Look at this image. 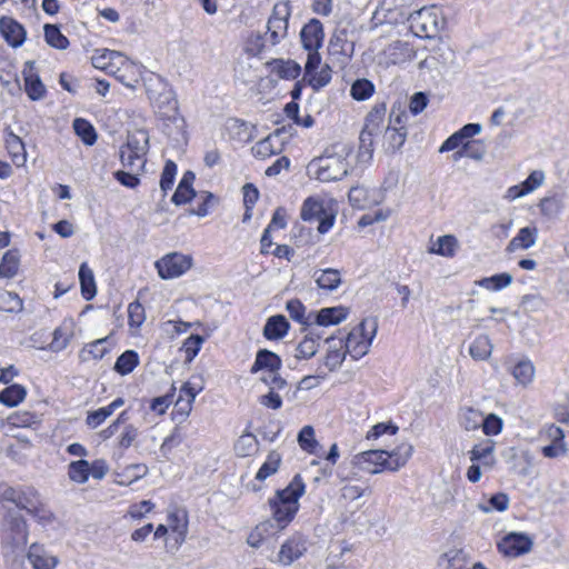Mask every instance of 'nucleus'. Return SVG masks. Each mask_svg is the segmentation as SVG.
Returning a JSON list of instances; mask_svg holds the SVG:
<instances>
[{
  "label": "nucleus",
  "mask_w": 569,
  "mask_h": 569,
  "mask_svg": "<svg viewBox=\"0 0 569 569\" xmlns=\"http://www.w3.org/2000/svg\"><path fill=\"white\" fill-rule=\"evenodd\" d=\"M128 318H129L130 327L139 328L146 319L143 306L138 301H133V302L129 303Z\"/></svg>",
  "instance_id": "64"
},
{
  "label": "nucleus",
  "mask_w": 569,
  "mask_h": 569,
  "mask_svg": "<svg viewBox=\"0 0 569 569\" xmlns=\"http://www.w3.org/2000/svg\"><path fill=\"white\" fill-rule=\"evenodd\" d=\"M408 21L411 31L420 38H435L445 27L442 12L436 6L412 12Z\"/></svg>",
  "instance_id": "5"
},
{
  "label": "nucleus",
  "mask_w": 569,
  "mask_h": 569,
  "mask_svg": "<svg viewBox=\"0 0 569 569\" xmlns=\"http://www.w3.org/2000/svg\"><path fill=\"white\" fill-rule=\"evenodd\" d=\"M300 217L305 221H318V231L326 233L335 222V214L323 207V202L312 197L307 198L301 207Z\"/></svg>",
  "instance_id": "7"
},
{
  "label": "nucleus",
  "mask_w": 569,
  "mask_h": 569,
  "mask_svg": "<svg viewBox=\"0 0 569 569\" xmlns=\"http://www.w3.org/2000/svg\"><path fill=\"white\" fill-rule=\"evenodd\" d=\"M406 137H407V130L405 127L388 128L386 130V139L388 140L389 147L392 150L400 149L406 141Z\"/></svg>",
  "instance_id": "62"
},
{
  "label": "nucleus",
  "mask_w": 569,
  "mask_h": 569,
  "mask_svg": "<svg viewBox=\"0 0 569 569\" xmlns=\"http://www.w3.org/2000/svg\"><path fill=\"white\" fill-rule=\"evenodd\" d=\"M537 238H538L537 227L528 226V227L521 228L518 231L517 236L510 240V242L508 243V246L506 248V251L515 252L519 249L527 250L536 243Z\"/></svg>",
  "instance_id": "22"
},
{
  "label": "nucleus",
  "mask_w": 569,
  "mask_h": 569,
  "mask_svg": "<svg viewBox=\"0 0 569 569\" xmlns=\"http://www.w3.org/2000/svg\"><path fill=\"white\" fill-rule=\"evenodd\" d=\"M298 442L301 449H303L307 452L312 453L315 451V448L317 447V441L315 439V430L311 426H305L299 435H298Z\"/></svg>",
  "instance_id": "61"
},
{
  "label": "nucleus",
  "mask_w": 569,
  "mask_h": 569,
  "mask_svg": "<svg viewBox=\"0 0 569 569\" xmlns=\"http://www.w3.org/2000/svg\"><path fill=\"white\" fill-rule=\"evenodd\" d=\"M202 390V386L192 381H187L180 389V396L176 401V407L184 415H189L197 395Z\"/></svg>",
  "instance_id": "27"
},
{
  "label": "nucleus",
  "mask_w": 569,
  "mask_h": 569,
  "mask_svg": "<svg viewBox=\"0 0 569 569\" xmlns=\"http://www.w3.org/2000/svg\"><path fill=\"white\" fill-rule=\"evenodd\" d=\"M122 147L130 152L140 156H147L149 151V134L146 130L138 129L128 133L127 142Z\"/></svg>",
  "instance_id": "30"
},
{
  "label": "nucleus",
  "mask_w": 569,
  "mask_h": 569,
  "mask_svg": "<svg viewBox=\"0 0 569 569\" xmlns=\"http://www.w3.org/2000/svg\"><path fill=\"white\" fill-rule=\"evenodd\" d=\"M44 29V38L47 43L50 47H53L56 49H67L69 46V40L66 36H63L56 24H46L43 27Z\"/></svg>",
  "instance_id": "51"
},
{
  "label": "nucleus",
  "mask_w": 569,
  "mask_h": 569,
  "mask_svg": "<svg viewBox=\"0 0 569 569\" xmlns=\"http://www.w3.org/2000/svg\"><path fill=\"white\" fill-rule=\"evenodd\" d=\"M495 445L491 441L473 446L469 451V458L472 462L481 461L486 467H492L496 462L493 457Z\"/></svg>",
  "instance_id": "37"
},
{
  "label": "nucleus",
  "mask_w": 569,
  "mask_h": 569,
  "mask_svg": "<svg viewBox=\"0 0 569 569\" xmlns=\"http://www.w3.org/2000/svg\"><path fill=\"white\" fill-rule=\"evenodd\" d=\"M511 375L522 386H528L535 377V367L528 359L520 360L513 366Z\"/></svg>",
  "instance_id": "44"
},
{
  "label": "nucleus",
  "mask_w": 569,
  "mask_h": 569,
  "mask_svg": "<svg viewBox=\"0 0 569 569\" xmlns=\"http://www.w3.org/2000/svg\"><path fill=\"white\" fill-rule=\"evenodd\" d=\"M6 147L10 153L12 161L20 166L26 161V150L22 140L13 132H9L6 137Z\"/></svg>",
  "instance_id": "41"
},
{
  "label": "nucleus",
  "mask_w": 569,
  "mask_h": 569,
  "mask_svg": "<svg viewBox=\"0 0 569 569\" xmlns=\"http://www.w3.org/2000/svg\"><path fill=\"white\" fill-rule=\"evenodd\" d=\"M27 558L33 569H54L59 563V559L39 543L29 547Z\"/></svg>",
  "instance_id": "16"
},
{
  "label": "nucleus",
  "mask_w": 569,
  "mask_h": 569,
  "mask_svg": "<svg viewBox=\"0 0 569 569\" xmlns=\"http://www.w3.org/2000/svg\"><path fill=\"white\" fill-rule=\"evenodd\" d=\"M532 545L533 541L528 535L510 532L498 542V549L502 555L516 558L528 553L531 550Z\"/></svg>",
  "instance_id": "11"
},
{
  "label": "nucleus",
  "mask_w": 569,
  "mask_h": 569,
  "mask_svg": "<svg viewBox=\"0 0 569 569\" xmlns=\"http://www.w3.org/2000/svg\"><path fill=\"white\" fill-rule=\"evenodd\" d=\"M290 16L289 1L276 3L267 22V31L263 34L252 32L246 40L244 51L257 57L280 43L288 34Z\"/></svg>",
  "instance_id": "1"
},
{
  "label": "nucleus",
  "mask_w": 569,
  "mask_h": 569,
  "mask_svg": "<svg viewBox=\"0 0 569 569\" xmlns=\"http://www.w3.org/2000/svg\"><path fill=\"white\" fill-rule=\"evenodd\" d=\"M326 342L329 345L328 352L325 357L323 365L329 371L337 370L343 362L347 351L343 348V337H328Z\"/></svg>",
  "instance_id": "18"
},
{
  "label": "nucleus",
  "mask_w": 569,
  "mask_h": 569,
  "mask_svg": "<svg viewBox=\"0 0 569 569\" xmlns=\"http://www.w3.org/2000/svg\"><path fill=\"white\" fill-rule=\"evenodd\" d=\"M1 550L6 557L23 550L28 542L26 520L16 511L9 510L0 526Z\"/></svg>",
  "instance_id": "3"
},
{
  "label": "nucleus",
  "mask_w": 569,
  "mask_h": 569,
  "mask_svg": "<svg viewBox=\"0 0 569 569\" xmlns=\"http://www.w3.org/2000/svg\"><path fill=\"white\" fill-rule=\"evenodd\" d=\"M290 323L282 315L271 316L263 327V336L268 340L282 339L289 331Z\"/></svg>",
  "instance_id": "26"
},
{
  "label": "nucleus",
  "mask_w": 569,
  "mask_h": 569,
  "mask_svg": "<svg viewBox=\"0 0 569 569\" xmlns=\"http://www.w3.org/2000/svg\"><path fill=\"white\" fill-rule=\"evenodd\" d=\"M24 79V91L32 101L46 97L47 90L39 76L34 72L33 62L27 61L22 70Z\"/></svg>",
  "instance_id": "14"
},
{
  "label": "nucleus",
  "mask_w": 569,
  "mask_h": 569,
  "mask_svg": "<svg viewBox=\"0 0 569 569\" xmlns=\"http://www.w3.org/2000/svg\"><path fill=\"white\" fill-rule=\"evenodd\" d=\"M27 391L21 385L14 383L0 392V402L7 407H16L26 398Z\"/></svg>",
  "instance_id": "42"
},
{
  "label": "nucleus",
  "mask_w": 569,
  "mask_h": 569,
  "mask_svg": "<svg viewBox=\"0 0 569 569\" xmlns=\"http://www.w3.org/2000/svg\"><path fill=\"white\" fill-rule=\"evenodd\" d=\"M313 279L320 289L333 291L341 284L340 271L328 268L313 272Z\"/></svg>",
  "instance_id": "31"
},
{
  "label": "nucleus",
  "mask_w": 569,
  "mask_h": 569,
  "mask_svg": "<svg viewBox=\"0 0 569 569\" xmlns=\"http://www.w3.org/2000/svg\"><path fill=\"white\" fill-rule=\"evenodd\" d=\"M282 366L281 358L267 349H261L257 352L256 360L250 369L251 373H256L259 370L268 369L271 373H276Z\"/></svg>",
  "instance_id": "23"
},
{
  "label": "nucleus",
  "mask_w": 569,
  "mask_h": 569,
  "mask_svg": "<svg viewBox=\"0 0 569 569\" xmlns=\"http://www.w3.org/2000/svg\"><path fill=\"white\" fill-rule=\"evenodd\" d=\"M23 308L21 298L11 291H0V310L6 312H20Z\"/></svg>",
  "instance_id": "55"
},
{
  "label": "nucleus",
  "mask_w": 569,
  "mask_h": 569,
  "mask_svg": "<svg viewBox=\"0 0 569 569\" xmlns=\"http://www.w3.org/2000/svg\"><path fill=\"white\" fill-rule=\"evenodd\" d=\"M79 280L81 286L82 297L89 301L94 298L97 293L93 271L86 262L81 263L79 268Z\"/></svg>",
  "instance_id": "36"
},
{
  "label": "nucleus",
  "mask_w": 569,
  "mask_h": 569,
  "mask_svg": "<svg viewBox=\"0 0 569 569\" xmlns=\"http://www.w3.org/2000/svg\"><path fill=\"white\" fill-rule=\"evenodd\" d=\"M139 363L138 353L133 350H127L120 355L114 363V370L124 376L134 370Z\"/></svg>",
  "instance_id": "46"
},
{
  "label": "nucleus",
  "mask_w": 569,
  "mask_h": 569,
  "mask_svg": "<svg viewBox=\"0 0 569 569\" xmlns=\"http://www.w3.org/2000/svg\"><path fill=\"white\" fill-rule=\"evenodd\" d=\"M378 117V113H370L367 117L366 124L359 136V150L360 154L368 157L372 156L373 151V137L380 132L379 124L375 122L373 118Z\"/></svg>",
  "instance_id": "21"
},
{
  "label": "nucleus",
  "mask_w": 569,
  "mask_h": 569,
  "mask_svg": "<svg viewBox=\"0 0 569 569\" xmlns=\"http://www.w3.org/2000/svg\"><path fill=\"white\" fill-rule=\"evenodd\" d=\"M411 455L412 446L408 443H402L391 452L387 451V458L389 460V462L387 463V469L391 471L398 470L399 468L406 465Z\"/></svg>",
  "instance_id": "38"
},
{
  "label": "nucleus",
  "mask_w": 569,
  "mask_h": 569,
  "mask_svg": "<svg viewBox=\"0 0 569 569\" xmlns=\"http://www.w3.org/2000/svg\"><path fill=\"white\" fill-rule=\"evenodd\" d=\"M493 346L491 340L486 335L478 336L469 347V355L472 359L482 361L487 360L492 352Z\"/></svg>",
  "instance_id": "39"
},
{
  "label": "nucleus",
  "mask_w": 569,
  "mask_h": 569,
  "mask_svg": "<svg viewBox=\"0 0 569 569\" xmlns=\"http://www.w3.org/2000/svg\"><path fill=\"white\" fill-rule=\"evenodd\" d=\"M19 269V252L18 250L7 251L0 262V277L12 278L17 274Z\"/></svg>",
  "instance_id": "48"
},
{
  "label": "nucleus",
  "mask_w": 569,
  "mask_h": 569,
  "mask_svg": "<svg viewBox=\"0 0 569 569\" xmlns=\"http://www.w3.org/2000/svg\"><path fill=\"white\" fill-rule=\"evenodd\" d=\"M512 282V276L508 272L497 273L491 277L482 278L477 284L490 291H498L507 288Z\"/></svg>",
  "instance_id": "43"
},
{
  "label": "nucleus",
  "mask_w": 569,
  "mask_h": 569,
  "mask_svg": "<svg viewBox=\"0 0 569 569\" xmlns=\"http://www.w3.org/2000/svg\"><path fill=\"white\" fill-rule=\"evenodd\" d=\"M196 176L192 171H186L181 178L176 192L173 193L171 201L177 204H186L196 197V191L192 188V183Z\"/></svg>",
  "instance_id": "25"
},
{
  "label": "nucleus",
  "mask_w": 569,
  "mask_h": 569,
  "mask_svg": "<svg viewBox=\"0 0 569 569\" xmlns=\"http://www.w3.org/2000/svg\"><path fill=\"white\" fill-rule=\"evenodd\" d=\"M308 83L315 89L319 90L326 87L331 80V69L328 64L322 67L319 71H315L306 77Z\"/></svg>",
  "instance_id": "58"
},
{
  "label": "nucleus",
  "mask_w": 569,
  "mask_h": 569,
  "mask_svg": "<svg viewBox=\"0 0 569 569\" xmlns=\"http://www.w3.org/2000/svg\"><path fill=\"white\" fill-rule=\"evenodd\" d=\"M0 33L13 48L20 47L26 39L23 27L10 17L0 18Z\"/></svg>",
  "instance_id": "17"
},
{
  "label": "nucleus",
  "mask_w": 569,
  "mask_h": 569,
  "mask_svg": "<svg viewBox=\"0 0 569 569\" xmlns=\"http://www.w3.org/2000/svg\"><path fill=\"white\" fill-rule=\"evenodd\" d=\"M272 71L282 79H297L301 73V67L292 60H276Z\"/></svg>",
  "instance_id": "47"
},
{
  "label": "nucleus",
  "mask_w": 569,
  "mask_h": 569,
  "mask_svg": "<svg viewBox=\"0 0 569 569\" xmlns=\"http://www.w3.org/2000/svg\"><path fill=\"white\" fill-rule=\"evenodd\" d=\"M482 422V412L472 407L462 408L459 412V423L468 431L477 430Z\"/></svg>",
  "instance_id": "40"
},
{
  "label": "nucleus",
  "mask_w": 569,
  "mask_h": 569,
  "mask_svg": "<svg viewBox=\"0 0 569 569\" xmlns=\"http://www.w3.org/2000/svg\"><path fill=\"white\" fill-rule=\"evenodd\" d=\"M307 551L306 540L301 536H292L282 543L278 553L279 561L284 566H290Z\"/></svg>",
  "instance_id": "15"
},
{
  "label": "nucleus",
  "mask_w": 569,
  "mask_h": 569,
  "mask_svg": "<svg viewBox=\"0 0 569 569\" xmlns=\"http://www.w3.org/2000/svg\"><path fill=\"white\" fill-rule=\"evenodd\" d=\"M347 316L348 309L342 306L322 308L312 316V322L318 326H332L343 321Z\"/></svg>",
  "instance_id": "24"
},
{
  "label": "nucleus",
  "mask_w": 569,
  "mask_h": 569,
  "mask_svg": "<svg viewBox=\"0 0 569 569\" xmlns=\"http://www.w3.org/2000/svg\"><path fill=\"white\" fill-rule=\"evenodd\" d=\"M321 339V335L317 332L315 329L309 330L302 341L297 346V358L310 359L312 358L319 348V341Z\"/></svg>",
  "instance_id": "32"
},
{
  "label": "nucleus",
  "mask_w": 569,
  "mask_h": 569,
  "mask_svg": "<svg viewBox=\"0 0 569 569\" xmlns=\"http://www.w3.org/2000/svg\"><path fill=\"white\" fill-rule=\"evenodd\" d=\"M120 161L130 171L140 172L146 164V156L134 154L129 149L121 147L119 151Z\"/></svg>",
  "instance_id": "49"
},
{
  "label": "nucleus",
  "mask_w": 569,
  "mask_h": 569,
  "mask_svg": "<svg viewBox=\"0 0 569 569\" xmlns=\"http://www.w3.org/2000/svg\"><path fill=\"white\" fill-rule=\"evenodd\" d=\"M538 208L543 217L548 219H556L565 208L563 198L559 194L545 197L540 200Z\"/></svg>",
  "instance_id": "34"
},
{
  "label": "nucleus",
  "mask_w": 569,
  "mask_h": 569,
  "mask_svg": "<svg viewBox=\"0 0 569 569\" xmlns=\"http://www.w3.org/2000/svg\"><path fill=\"white\" fill-rule=\"evenodd\" d=\"M139 430L132 423H128L123 427V430L117 438V442L113 450V459L119 460L123 457L124 451L129 449L138 439Z\"/></svg>",
  "instance_id": "29"
},
{
  "label": "nucleus",
  "mask_w": 569,
  "mask_h": 569,
  "mask_svg": "<svg viewBox=\"0 0 569 569\" xmlns=\"http://www.w3.org/2000/svg\"><path fill=\"white\" fill-rule=\"evenodd\" d=\"M228 130L239 141H249L252 138L249 124L240 119H231L228 122Z\"/></svg>",
  "instance_id": "57"
},
{
  "label": "nucleus",
  "mask_w": 569,
  "mask_h": 569,
  "mask_svg": "<svg viewBox=\"0 0 569 569\" xmlns=\"http://www.w3.org/2000/svg\"><path fill=\"white\" fill-rule=\"evenodd\" d=\"M388 462L385 450H368L355 456V463L368 473L380 472L381 468H387Z\"/></svg>",
  "instance_id": "12"
},
{
  "label": "nucleus",
  "mask_w": 569,
  "mask_h": 569,
  "mask_svg": "<svg viewBox=\"0 0 569 569\" xmlns=\"http://www.w3.org/2000/svg\"><path fill=\"white\" fill-rule=\"evenodd\" d=\"M509 501L510 500H509V497L507 493L498 492L490 497V499L488 501L489 506L480 503L478 507L483 512H489L491 510H497V511L502 512L508 509Z\"/></svg>",
  "instance_id": "59"
},
{
  "label": "nucleus",
  "mask_w": 569,
  "mask_h": 569,
  "mask_svg": "<svg viewBox=\"0 0 569 569\" xmlns=\"http://www.w3.org/2000/svg\"><path fill=\"white\" fill-rule=\"evenodd\" d=\"M305 492V483L300 475H296L290 483L278 490L269 500L273 520L279 529H283L298 511V500Z\"/></svg>",
  "instance_id": "2"
},
{
  "label": "nucleus",
  "mask_w": 569,
  "mask_h": 569,
  "mask_svg": "<svg viewBox=\"0 0 569 569\" xmlns=\"http://www.w3.org/2000/svg\"><path fill=\"white\" fill-rule=\"evenodd\" d=\"M107 343L108 338L97 339L96 341L88 343L82 350V353H88L96 360L102 359L104 355L109 352Z\"/></svg>",
  "instance_id": "63"
},
{
  "label": "nucleus",
  "mask_w": 569,
  "mask_h": 569,
  "mask_svg": "<svg viewBox=\"0 0 569 569\" xmlns=\"http://www.w3.org/2000/svg\"><path fill=\"white\" fill-rule=\"evenodd\" d=\"M543 180V171L535 170L528 176V178L523 182L508 188L505 197L509 200H516L536 190L538 187L542 184Z\"/></svg>",
  "instance_id": "19"
},
{
  "label": "nucleus",
  "mask_w": 569,
  "mask_h": 569,
  "mask_svg": "<svg viewBox=\"0 0 569 569\" xmlns=\"http://www.w3.org/2000/svg\"><path fill=\"white\" fill-rule=\"evenodd\" d=\"M73 129L83 143L92 146L97 141V132L93 126L86 119L77 118L73 120Z\"/></svg>",
  "instance_id": "45"
},
{
  "label": "nucleus",
  "mask_w": 569,
  "mask_h": 569,
  "mask_svg": "<svg viewBox=\"0 0 569 569\" xmlns=\"http://www.w3.org/2000/svg\"><path fill=\"white\" fill-rule=\"evenodd\" d=\"M168 526L176 535V542L181 545L188 533V515L183 509H176L168 515Z\"/></svg>",
  "instance_id": "28"
},
{
  "label": "nucleus",
  "mask_w": 569,
  "mask_h": 569,
  "mask_svg": "<svg viewBox=\"0 0 569 569\" xmlns=\"http://www.w3.org/2000/svg\"><path fill=\"white\" fill-rule=\"evenodd\" d=\"M72 336V331L69 327L60 326L56 328L53 331L52 341L49 346L50 350L53 352L62 351L69 345Z\"/></svg>",
  "instance_id": "53"
},
{
  "label": "nucleus",
  "mask_w": 569,
  "mask_h": 569,
  "mask_svg": "<svg viewBox=\"0 0 569 569\" xmlns=\"http://www.w3.org/2000/svg\"><path fill=\"white\" fill-rule=\"evenodd\" d=\"M192 257L180 252H171L156 262V268L162 279H173L182 276L192 267Z\"/></svg>",
  "instance_id": "8"
},
{
  "label": "nucleus",
  "mask_w": 569,
  "mask_h": 569,
  "mask_svg": "<svg viewBox=\"0 0 569 569\" xmlns=\"http://www.w3.org/2000/svg\"><path fill=\"white\" fill-rule=\"evenodd\" d=\"M375 86L368 79L356 80L350 89V94L355 100L362 101L372 96Z\"/></svg>",
  "instance_id": "56"
},
{
  "label": "nucleus",
  "mask_w": 569,
  "mask_h": 569,
  "mask_svg": "<svg viewBox=\"0 0 569 569\" xmlns=\"http://www.w3.org/2000/svg\"><path fill=\"white\" fill-rule=\"evenodd\" d=\"M316 179L322 182L341 180L348 174L349 163L341 154H325L313 159L308 167Z\"/></svg>",
  "instance_id": "6"
},
{
  "label": "nucleus",
  "mask_w": 569,
  "mask_h": 569,
  "mask_svg": "<svg viewBox=\"0 0 569 569\" xmlns=\"http://www.w3.org/2000/svg\"><path fill=\"white\" fill-rule=\"evenodd\" d=\"M150 99L162 117L170 119L176 116L178 102L173 91L167 86H163L162 91L157 96H150Z\"/></svg>",
  "instance_id": "20"
},
{
  "label": "nucleus",
  "mask_w": 569,
  "mask_h": 569,
  "mask_svg": "<svg viewBox=\"0 0 569 569\" xmlns=\"http://www.w3.org/2000/svg\"><path fill=\"white\" fill-rule=\"evenodd\" d=\"M91 61L94 68L101 70L107 68V66L112 61H119L122 66L126 64L129 67V61L123 54L118 51L108 49L96 50L94 54L91 57Z\"/></svg>",
  "instance_id": "35"
},
{
  "label": "nucleus",
  "mask_w": 569,
  "mask_h": 569,
  "mask_svg": "<svg viewBox=\"0 0 569 569\" xmlns=\"http://www.w3.org/2000/svg\"><path fill=\"white\" fill-rule=\"evenodd\" d=\"M378 329L376 318L363 319L343 338V348L355 360L366 356Z\"/></svg>",
  "instance_id": "4"
},
{
  "label": "nucleus",
  "mask_w": 569,
  "mask_h": 569,
  "mask_svg": "<svg viewBox=\"0 0 569 569\" xmlns=\"http://www.w3.org/2000/svg\"><path fill=\"white\" fill-rule=\"evenodd\" d=\"M68 476L77 483L87 482L90 476V463L83 459L72 461L68 467Z\"/></svg>",
  "instance_id": "50"
},
{
  "label": "nucleus",
  "mask_w": 569,
  "mask_h": 569,
  "mask_svg": "<svg viewBox=\"0 0 569 569\" xmlns=\"http://www.w3.org/2000/svg\"><path fill=\"white\" fill-rule=\"evenodd\" d=\"M176 174L177 164L172 160H167L160 178V188L163 191V196L172 188Z\"/></svg>",
  "instance_id": "60"
},
{
  "label": "nucleus",
  "mask_w": 569,
  "mask_h": 569,
  "mask_svg": "<svg viewBox=\"0 0 569 569\" xmlns=\"http://www.w3.org/2000/svg\"><path fill=\"white\" fill-rule=\"evenodd\" d=\"M281 462V456L277 451H271L267 460L263 462V465L260 467L256 475V479L262 481L270 477L271 475L276 473L279 469Z\"/></svg>",
  "instance_id": "54"
},
{
  "label": "nucleus",
  "mask_w": 569,
  "mask_h": 569,
  "mask_svg": "<svg viewBox=\"0 0 569 569\" xmlns=\"http://www.w3.org/2000/svg\"><path fill=\"white\" fill-rule=\"evenodd\" d=\"M328 51L340 63H346L351 59L355 51V42L349 38L348 29L337 28L335 30L329 40Z\"/></svg>",
  "instance_id": "10"
},
{
  "label": "nucleus",
  "mask_w": 569,
  "mask_h": 569,
  "mask_svg": "<svg viewBox=\"0 0 569 569\" xmlns=\"http://www.w3.org/2000/svg\"><path fill=\"white\" fill-rule=\"evenodd\" d=\"M286 310L292 320L302 325V331H306L311 326L313 313L306 315V307L300 300L291 299L287 301Z\"/></svg>",
  "instance_id": "33"
},
{
  "label": "nucleus",
  "mask_w": 569,
  "mask_h": 569,
  "mask_svg": "<svg viewBox=\"0 0 569 569\" xmlns=\"http://www.w3.org/2000/svg\"><path fill=\"white\" fill-rule=\"evenodd\" d=\"M458 248V240L455 236L446 234L437 239L431 251L443 257H452Z\"/></svg>",
  "instance_id": "52"
},
{
  "label": "nucleus",
  "mask_w": 569,
  "mask_h": 569,
  "mask_svg": "<svg viewBox=\"0 0 569 569\" xmlns=\"http://www.w3.org/2000/svg\"><path fill=\"white\" fill-rule=\"evenodd\" d=\"M323 38V26L318 19H311L300 31V40L306 50L320 49Z\"/></svg>",
  "instance_id": "13"
},
{
  "label": "nucleus",
  "mask_w": 569,
  "mask_h": 569,
  "mask_svg": "<svg viewBox=\"0 0 569 569\" xmlns=\"http://www.w3.org/2000/svg\"><path fill=\"white\" fill-rule=\"evenodd\" d=\"M16 506L24 509L40 522L51 521L52 516L50 511L43 507L39 493L31 487L20 488Z\"/></svg>",
  "instance_id": "9"
}]
</instances>
